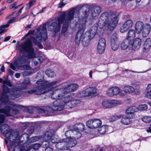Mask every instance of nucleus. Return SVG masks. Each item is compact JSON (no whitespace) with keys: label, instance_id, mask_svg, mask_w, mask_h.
<instances>
[{"label":"nucleus","instance_id":"a878e982","mask_svg":"<svg viewBox=\"0 0 151 151\" xmlns=\"http://www.w3.org/2000/svg\"><path fill=\"white\" fill-rule=\"evenodd\" d=\"M13 150L14 151H29L28 150H26L24 146L21 144L20 142L14 146Z\"/></svg>","mask_w":151,"mask_h":151},{"label":"nucleus","instance_id":"774afa93","mask_svg":"<svg viewBox=\"0 0 151 151\" xmlns=\"http://www.w3.org/2000/svg\"><path fill=\"white\" fill-rule=\"evenodd\" d=\"M37 59L39 60L40 63H42L44 60V58L42 56L38 57L37 58Z\"/></svg>","mask_w":151,"mask_h":151},{"label":"nucleus","instance_id":"4468645a","mask_svg":"<svg viewBox=\"0 0 151 151\" xmlns=\"http://www.w3.org/2000/svg\"><path fill=\"white\" fill-rule=\"evenodd\" d=\"M94 93V88L90 87L82 91L79 93L80 97H83L88 96H92Z\"/></svg>","mask_w":151,"mask_h":151},{"label":"nucleus","instance_id":"c9c22d12","mask_svg":"<svg viewBox=\"0 0 151 151\" xmlns=\"http://www.w3.org/2000/svg\"><path fill=\"white\" fill-rule=\"evenodd\" d=\"M45 74L48 77L52 78L55 75L54 71L50 69H47L45 71Z\"/></svg>","mask_w":151,"mask_h":151},{"label":"nucleus","instance_id":"69168bd1","mask_svg":"<svg viewBox=\"0 0 151 151\" xmlns=\"http://www.w3.org/2000/svg\"><path fill=\"white\" fill-rule=\"evenodd\" d=\"M34 32V30H30L28 32L25 36L23 37V39H25L26 38V37H27V36L29 35H32Z\"/></svg>","mask_w":151,"mask_h":151},{"label":"nucleus","instance_id":"dca6fc26","mask_svg":"<svg viewBox=\"0 0 151 151\" xmlns=\"http://www.w3.org/2000/svg\"><path fill=\"white\" fill-rule=\"evenodd\" d=\"M142 33V35L144 37H146L149 34L151 30L150 25L148 24H145L143 27Z\"/></svg>","mask_w":151,"mask_h":151},{"label":"nucleus","instance_id":"f8f14e48","mask_svg":"<svg viewBox=\"0 0 151 151\" xmlns=\"http://www.w3.org/2000/svg\"><path fill=\"white\" fill-rule=\"evenodd\" d=\"M106 46V41L104 38H101L99 41L97 46V50L100 54L103 53Z\"/></svg>","mask_w":151,"mask_h":151},{"label":"nucleus","instance_id":"5fc2aeb1","mask_svg":"<svg viewBox=\"0 0 151 151\" xmlns=\"http://www.w3.org/2000/svg\"><path fill=\"white\" fill-rule=\"evenodd\" d=\"M103 106L106 108H109V100L104 101L102 103Z\"/></svg>","mask_w":151,"mask_h":151},{"label":"nucleus","instance_id":"6e6552de","mask_svg":"<svg viewBox=\"0 0 151 151\" xmlns=\"http://www.w3.org/2000/svg\"><path fill=\"white\" fill-rule=\"evenodd\" d=\"M19 139L18 132L14 130L12 131L9 137V141L11 143V145L15 146L19 143Z\"/></svg>","mask_w":151,"mask_h":151},{"label":"nucleus","instance_id":"f3484780","mask_svg":"<svg viewBox=\"0 0 151 151\" xmlns=\"http://www.w3.org/2000/svg\"><path fill=\"white\" fill-rule=\"evenodd\" d=\"M132 41L131 46L133 49L136 48H138L141 46L142 43L141 40L139 38H136L134 41L132 40Z\"/></svg>","mask_w":151,"mask_h":151},{"label":"nucleus","instance_id":"603ef678","mask_svg":"<svg viewBox=\"0 0 151 151\" xmlns=\"http://www.w3.org/2000/svg\"><path fill=\"white\" fill-rule=\"evenodd\" d=\"M6 26V24L5 25H2L0 27V32H1L2 33H4L6 31L5 28L7 27Z\"/></svg>","mask_w":151,"mask_h":151},{"label":"nucleus","instance_id":"e433bc0d","mask_svg":"<svg viewBox=\"0 0 151 151\" xmlns=\"http://www.w3.org/2000/svg\"><path fill=\"white\" fill-rule=\"evenodd\" d=\"M111 46L112 50L115 51L119 47V45L117 42H111Z\"/></svg>","mask_w":151,"mask_h":151},{"label":"nucleus","instance_id":"b1692460","mask_svg":"<svg viewBox=\"0 0 151 151\" xmlns=\"http://www.w3.org/2000/svg\"><path fill=\"white\" fill-rule=\"evenodd\" d=\"M58 83L59 82L56 81L51 82L49 83L46 84V83L44 84L47 91L48 90H51L55 87L56 84Z\"/></svg>","mask_w":151,"mask_h":151},{"label":"nucleus","instance_id":"f704fd0d","mask_svg":"<svg viewBox=\"0 0 151 151\" xmlns=\"http://www.w3.org/2000/svg\"><path fill=\"white\" fill-rule=\"evenodd\" d=\"M137 110V108L134 106L130 107L128 108L127 109L126 112V113L134 114V113Z\"/></svg>","mask_w":151,"mask_h":151},{"label":"nucleus","instance_id":"bf43d9fd","mask_svg":"<svg viewBox=\"0 0 151 151\" xmlns=\"http://www.w3.org/2000/svg\"><path fill=\"white\" fill-rule=\"evenodd\" d=\"M3 83L4 84H6L9 87H11L12 86V84L11 82L9 80H4L3 81Z\"/></svg>","mask_w":151,"mask_h":151},{"label":"nucleus","instance_id":"8fccbe9b","mask_svg":"<svg viewBox=\"0 0 151 151\" xmlns=\"http://www.w3.org/2000/svg\"><path fill=\"white\" fill-rule=\"evenodd\" d=\"M64 23L62 30V32L63 33H65L66 32L69 24L68 23Z\"/></svg>","mask_w":151,"mask_h":151},{"label":"nucleus","instance_id":"1a4fd4ad","mask_svg":"<svg viewBox=\"0 0 151 151\" xmlns=\"http://www.w3.org/2000/svg\"><path fill=\"white\" fill-rule=\"evenodd\" d=\"M4 107L0 109V113L5 114V116L2 114H0V124L3 123L5 120V117L10 116V108L9 105H5Z\"/></svg>","mask_w":151,"mask_h":151},{"label":"nucleus","instance_id":"338daca9","mask_svg":"<svg viewBox=\"0 0 151 151\" xmlns=\"http://www.w3.org/2000/svg\"><path fill=\"white\" fill-rule=\"evenodd\" d=\"M30 72L27 71H25L22 73V75L24 76H27L30 75Z\"/></svg>","mask_w":151,"mask_h":151},{"label":"nucleus","instance_id":"2f4dec72","mask_svg":"<svg viewBox=\"0 0 151 151\" xmlns=\"http://www.w3.org/2000/svg\"><path fill=\"white\" fill-rule=\"evenodd\" d=\"M74 129L79 131H82L84 128V125L82 123L76 124L74 126Z\"/></svg>","mask_w":151,"mask_h":151},{"label":"nucleus","instance_id":"680f3d73","mask_svg":"<svg viewBox=\"0 0 151 151\" xmlns=\"http://www.w3.org/2000/svg\"><path fill=\"white\" fill-rule=\"evenodd\" d=\"M126 117L130 120L131 118H133L134 116V114L127 113Z\"/></svg>","mask_w":151,"mask_h":151},{"label":"nucleus","instance_id":"473e14b6","mask_svg":"<svg viewBox=\"0 0 151 151\" xmlns=\"http://www.w3.org/2000/svg\"><path fill=\"white\" fill-rule=\"evenodd\" d=\"M109 108H111L114 105L117 104L119 103V101L116 100L112 99L109 100Z\"/></svg>","mask_w":151,"mask_h":151},{"label":"nucleus","instance_id":"39448f33","mask_svg":"<svg viewBox=\"0 0 151 151\" xmlns=\"http://www.w3.org/2000/svg\"><path fill=\"white\" fill-rule=\"evenodd\" d=\"M92 31V29H91L90 31L86 32L85 35L87 36H85L84 35H83L84 29L82 28H80L77 32L75 37L76 43L79 44L81 41L83 46H87L89 44L90 40L94 37V34Z\"/></svg>","mask_w":151,"mask_h":151},{"label":"nucleus","instance_id":"3c124183","mask_svg":"<svg viewBox=\"0 0 151 151\" xmlns=\"http://www.w3.org/2000/svg\"><path fill=\"white\" fill-rule=\"evenodd\" d=\"M62 92L64 93V94L68 93L71 92L68 85L62 90Z\"/></svg>","mask_w":151,"mask_h":151},{"label":"nucleus","instance_id":"58836bf2","mask_svg":"<svg viewBox=\"0 0 151 151\" xmlns=\"http://www.w3.org/2000/svg\"><path fill=\"white\" fill-rule=\"evenodd\" d=\"M121 122L123 124L125 125H128L130 124L131 121L126 116L123 118L121 120Z\"/></svg>","mask_w":151,"mask_h":151},{"label":"nucleus","instance_id":"e2e57ef3","mask_svg":"<svg viewBox=\"0 0 151 151\" xmlns=\"http://www.w3.org/2000/svg\"><path fill=\"white\" fill-rule=\"evenodd\" d=\"M145 91L146 93L151 92V84H149L147 86Z\"/></svg>","mask_w":151,"mask_h":151},{"label":"nucleus","instance_id":"bb28decb","mask_svg":"<svg viewBox=\"0 0 151 151\" xmlns=\"http://www.w3.org/2000/svg\"><path fill=\"white\" fill-rule=\"evenodd\" d=\"M29 135L27 133H25L23 134L20 137H19V139L20 141H21V142L24 141L25 143H29Z\"/></svg>","mask_w":151,"mask_h":151},{"label":"nucleus","instance_id":"a18cd8bd","mask_svg":"<svg viewBox=\"0 0 151 151\" xmlns=\"http://www.w3.org/2000/svg\"><path fill=\"white\" fill-rule=\"evenodd\" d=\"M70 89L71 92L73 91L76 90L78 87V86L76 84H72L69 85Z\"/></svg>","mask_w":151,"mask_h":151},{"label":"nucleus","instance_id":"20e7f679","mask_svg":"<svg viewBox=\"0 0 151 151\" xmlns=\"http://www.w3.org/2000/svg\"><path fill=\"white\" fill-rule=\"evenodd\" d=\"M3 92L0 96V107L3 108L4 105H9V102L8 101V97L6 93L9 92L12 99H14L19 96V92L15 88H11L9 89L6 85L3 86Z\"/></svg>","mask_w":151,"mask_h":151},{"label":"nucleus","instance_id":"2eb2a0df","mask_svg":"<svg viewBox=\"0 0 151 151\" xmlns=\"http://www.w3.org/2000/svg\"><path fill=\"white\" fill-rule=\"evenodd\" d=\"M54 106L55 107L54 109L52 108L49 106H47L45 110H43L40 108H39L37 109L38 112L41 113H45L47 114V116H50L51 113L54 112L55 110L57 111L56 109L57 108V107L54 105ZM57 111H58L57 110Z\"/></svg>","mask_w":151,"mask_h":151},{"label":"nucleus","instance_id":"7ed1b4c3","mask_svg":"<svg viewBox=\"0 0 151 151\" xmlns=\"http://www.w3.org/2000/svg\"><path fill=\"white\" fill-rule=\"evenodd\" d=\"M118 20V17L115 16H111L110 18H109V14L105 12L101 15L98 24V25H101L100 26L101 27L105 26L107 29L112 30L115 27Z\"/></svg>","mask_w":151,"mask_h":151},{"label":"nucleus","instance_id":"864d4df0","mask_svg":"<svg viewBox=\"0 0 151 151\" xmlns=\"http://www.w3.org/2000/svg\"><path fill=\"white\" fill-rule=\"evenodd\" d=\"M35 109V107H32V106H29L27 108L28 112L30 114H32L34 112V111Z\"/></svg>","mask_w":151,"mask_h":151},{"label":"nucleus","instance_id":"6ab92c4d","mask_svg":"<svg viewBox=\"0 0 151 151\" xmlns=\"http://www.w3.org/2000/svg\"><path fill=\"white\" fill-rule=\"evenodd\" d=\"M144 25L143 22L141 21H139L136 22L135 25V29L137 33L139 34L141 33Z\"/></svg>","mask_w":151,"mask_h":151},{"label":"nucleus","instance_id":"9b49d317","mask_svg":"<svg viewBox=\"0 0 151 151\" xmlns=\"http://www.w3.org/2000/svg\"><path fill=\"white\" fill-rule=\"evenodd\" d=\"M68 139H63L60 140L55 145L56 147L58 149L62 151H70L68 146H67L66 141Z\"/></svg>","mask_w":151,"mask_h":151},{"label":"nucleus","instance_id":"0eeeda50","mask_svg":"<svg viewBox=\"0 0 151 151\" xmlns=\"http://www.w3.org/2000/svg\"><path fill=\"white\" fill-rule=\"evenodd\" d=\"M72 99V97L70 96H64L62 95L60 98V99H58L55 101L53 103V105L57 107L56 110L58 111L63 110L64 108V105L66 103L70 101Z\"/></svg>","mask_w":151,"mask_h":151},{"label":"nucleus","instance_id":"c756f323","mask_svg":"<svg viewBox=\"0 0 151 151\" xmlns=\"http://www.w3.org/2000/svg\"><path fill=\"white\" fill-rule=\"evenodd\" d=\"M54 131L53 130H50L47 131L44 136V138L47 140H50L51 138L54 135Z\"/></svg>","mask_w":151,"mask_h":151},{"label":"nucleus","instance_id":"f257e3e1","mask_svg":"<svg viewBox=\"0 0 151 151\" xmlns=\"http://www.w3.org/2000/svg\"><path fill=\"white\" fill-rule=\"evenodd\" d=\"M36 38L31 36L30 37L31 40L29 39L26 41L23 42L21 45L20 50L21 52H27V56L23 54L22 56H20L14 62V64L19 69L21 70H27L30 69V66L27 64L29 63L27 58L29 59L34 58L35 54L34 52V50L33 47L32 41L35 45L42 48L43 46L41 44L42 42V38L45 41L47 39V29L45 26H43L41 29L40 33L37 32L36 34Z\"/></svg>","mask_w":151,"mask_h":151},{"label":"nucleus","instance_id":"37998d69","mask_svg":"<svg viewBox=\"0 0 151 151\" xmlns=\"http://www.w3.org/2000/svg\"><path fill=\"white\" fill-rule=\"evenodd\" d=\"M40 139V137L38 136H34L31 137L29 139V143H32L35 142L39 140Z\"/></svg>","mask_w":151,"mask_h":151},{"label":"nucleus","instance_id":"9d476101","mask_svg":"<svg viewBox=\"0 0 151 151\" xmlns=\"http://www.w3.org/2000/svg\"><path fill=\"white\" fill-rule=\"evenodd\" d=\"M107 95L109 96H112L118 94L120 96H124L122 91H120L117 87H113L108 89L107 92Z\"/></svg>","mask_w":151,"mask_h":151},{"label":"nucleus","instance_id":"4c0bfd02","mask_svg":"<svg viewBox=\"0 0 151 151\" xmlns=\"http://www.w3.org/2000/svg\"><path fill=\"white\" fill-rule=\"evenodd\" d=\"M94 119L89 120L86 122L87 126L91 129H93L94 128Z\"/></svg>","mask_w":151,"mask_h":151},{"label":"nucleus","instance_id":"49530a36","mask_svg":"<svg viewBox=\"0 0 151 151\" xmlns=\"http://www.w3.org/2000/svg\"><path fill=\"white\" fill-rule=\"evenodd\" d=\"M147 109V105L146 104L140 105L138 106L137 109L139 110H145Z\"/></svg>","mask_w":151,"mask_h":151},{"label":"nucleus","instance_id":"ea45409f","mask_svg":"<svg viewBox=\"0 0 151 151\" xmlns=\"http://www.w3.org/2000/svg\"><path fill=\"white\" fill-rule=\"evenodd\" d=\"M73 131V130H70L65 132V135L66 137V138H72Z\"/></svg>","mask_w":151,"mask_h":151},{"label":"nucleus","instance_id":"79ce46f5","mask_svg":"<svg viewBox=\"0 0 151 151\" xmlns=\"http://www.w3.org/2000/svg\"><path fill=\"white\" fill-rule=\"evenodd\" d=\"M101 11V7L98 5H95V14L96 16H98Z\"/></svg>","mask_w":151,"mask_h":151},{"label":"nucleus","instance_id":"de8ad7c7","mask_svg":"<svg viewBox=\"0 0 151 151\" xmlns=\"http://www.w3.org/2000/svg\"><path fill=\"white\" fill-rule=\"evenodd\" d=\"M50 140L52 143H56L57 144L59 142V140L57 138V137L55 135L52 136Z\"/></svg>","mask_w":151,"mask_h":151},{"label":"nucleus","instance_id":"0e129e2a","mask_svg":"<svg viewBox=\"0 0 151 151\" xmlns=\"http://www.w3.org/2000/svg\"><path fill=\"white\" fill-rule=\"evenodd\" d=\"M36 2V0H34L32 1H30L29 3H27V4L30 7H31L32 6H33L35 3Z\"/></svg>","mask_w":151,"mask_h":151},{"label":"nucleus","instance_id":"5701e85b","mask_svg":"<svg viewBox=\"0 0 151 151\" xmlns=\"http://www.w3.org/2000/svg\"><path fill=\"white\" fill-rule=\"evenodd\" d=\"M0 130L1 133L7 134L10 130L9 126L7 124H3L0 126Z\"/></svg>","mask_w":151,"mask_h":151},{"label":"nucleus","instance_id":"4be33fe9","mask_svg":"<svg viewBox=\"0 0 151 151\" xmlns=\"http://www.w3.org/2000/svg\"><path fill=\"white\" fill-rule=\"evenodd\" d=\"M68 139V140H66V141L67 145H68L67 146L70 147H73L76 144L77 141L76 139L73 138H66L65 139Z\"/></svg>","mask_w":151,"mask_h":151},{"label":"nucleus","instance_id":"a19ab883","mask_svg":"<svg viewBox=\"0 0 151 151\" xmlns=\"http://www.w3.org/2000/svg\"><path fill=\"white\" fill-rule=\"evenodd\" d=\"M142 121L146 123H149L151 122V116H145L142 119Z\"/></svg>","mask_w":151,"mask_h":151},{"label":"nucleus","instance_id":"423d86ee","mask_svg":"<svg viewBox=\"0 0 151 151\" xmlns=\"http://www.w3.org/2000/svg\"><path fill=\"white\" fill-rule=\"evenodd\" d=\"M47 82V81L39 80L36 82L37 84L41 85L33 88L32 89L29 90L27 91V93L32 94L34 93L36 95H41L47 92V90L44 84Z\"/></svg>","mask_w":151,"mask_h":151},{"label":"nucleus","instance_id":"aec40b11","mask_svg":"<svg viewBox=\"0 0 151 151\" xmlns=\"http://www.w3.org/2000/svg\"><path fill=\"white\" fill-rule=\"evenodd\" d=\"M60 90H56L54 91L51 95V98L53 99H56L57 101L58 99H60V98L62 94H61Z\"/></svg>","mask_w":151,"mask_h":151},{"label":"nucleus","instance_id":"ddd939ff","mask_svg":"<svg viewBox=\"0 0 151 151\" xmlns=\"http://www.w3.org/2000/svg\"><path fill=\"white\" fill-rule=\"evenodd\" d=\"M133 25V22L132 20H127L121 27L120 31L122 33L124 32L131 28Z\"/></svg>","mask_w":151,"mask_h":151},{"label":"nucleus","instance_id":"09e8293b","mask_svg":"<svg viewBox=\"0 0 151 151\" xmlns=\"http://www.w3.org/2000/svg\"><path fill=\"white\" fill-rule=\"evenodd\" d=\"M117 38L116 33H114L111 36V42H117Z\"/></svg>","mask_w":151,"mask_h":151},{"label":"nucleus","instance_id":"6e6d98bb","mask_svg":"<svg viewBox=\"0 0 151 151\" xmlns=\"http://www.w3.org/2000/svg\"><path fill=\"white\" fill-rule=\"evenodd\" d=\"M120 118V117L117 115H113L110 117V120L111 121H114L116 119Z\"/></svg>","mask_w":151,"mask_h":151},{"label":"nucleus","instance_id":"4d7b16f0","mask_svg":"<svg viewBox=\"0 0 151 151\" xmlns=\"http://www.w3.org/2000/svg\"><path fill=\"white\" fill-rule=\"evenodd\" d=\"M81 8L83 10V12L84 13V15L86 14L87 11L89 9L88 7L86 6H82Z\"/></svg>","mask_w":151,"mask_h":151},{"label":"nucleus","instance_id":"a211bd4d","mask_svg":"<svg viewBox=\"0 0 151 151\" xmlns=\"http://www.w3.org/2000/svg\"><path fill=\"white\" fill-rule=\"evenodd\" d=\"M123 93L124 94V96L126 93H130L132 94L135 91L134 88L132 86L129 85H126L123 88Z\"/></svg>","mask_w":151,"mask_h":151},{"label":"nucleus","instance_id":"13d9d810","mask_svg":"<svg viewBox=\"0 0 151 151\" xmlns=\"http://www.w3.org/2000/svg\"><path fill=\"white\" fill-rule=\"evenodd\" d=\"M16 19H17L16 17H13L8 22H7L6 23V27H9V24L10 23L15 21Z\"/></svg>","mask_w":151,"mask_h":151},{"label":"nucleus","instance_id":"c85d7f7f","mask_svg":"<svg viewBox=\"0 0 151 151\" xmlns=\"http://www.w3.org/2000/svg\"><path fill=\"white\" fill-rule=\"evenodd\" d=\"M135 32L133 29H131L129 30L128 34V37L126 38L129 39L130 40L132 41L135 37Z\"/></svg>","mask_w":151,"mask_h":151},{"label":"nucleus","instance_id":"052dcab7","mask_svg":"<svg viewBox=\"0 0 151 151\" xmlns=\"http://www.w3.org/2000/svg\"><path fill=\"white\" fill-rule=\"evenodd\" d=\"M49 142L46 141H44L42 143V145L43 147L47 148L49 146Z\"/></svg>","mask_w":151,"mask_h":151},{"label":"nucleus","instance_id":"cd10ccee","mask_svg":"<svg viewBox=\"0 0 151 151\" xmlns=\"http://www.w3.org/2000/svg\"><path fill=\"white\" fill-rule=\"evenodd\" d=\"M151 47V39L148 38L145 41L144 45V49L145 51H147Z\"/></svg>","mask_w":151,"mask_h":151},{"label":"nucleus","instance_id":"393cba45","mask_svg":"<svg viewBox=\"0 0 151 151\" xmlns=\"http://www.w3.org/2000/svg\"><path fill=\"white\" fill-rule=\"evenodd\" d=\"M108 127L106 125H102L97 128L95 131L100 134H103L105 133L107 130Z\"/></svg>","mask_w":151,"mask_h":151},{"label":"nucleus","instance_id":"72a5a7b5","mask_svg":"<svg viewBox=\"0 0 151 151\" xmlns=\"http://www.w3.org/2000/svg\"><path fill=\"white\" fill-rule=\"evenodd\" d=\"M81 136V134L80 132L78 131L73 130L72 138L76 139L80 138Z\"/></svg>","mask_w":151,"mask_h":151},{"label":"nucleus","instance_id":"f03ea898","mask_svg":"<svg viewBox=\"0 0 151 151\" xmlns=\"http://www.w3.org/2000/svg\"><path fill=\"white\" fill-rule=\"evenodd\" d=\"M76 9L73 8L70 9L66 13L62 14L57 19V22H52L49 26V28L51 31H53L55 33L58 32L60 29V25L63 22L69 23L74 18V14Z\"/></svg>","mask_w":151,"mask_h":151},{"label":"nucleus","instance_id":"c03bdc74","mask_svg":"<svg viewBox=\"0 0 151 151\" xmlns=\"http://www.w3.org/2000/svg\"><path fill=\"white\" fill-rule=\"evenodd\" d=\"M102 124V122L99 119H95V129H97L101 126Z\"/></svg>","mask_w":151,"mask_h":151},{"label":"nucleus","instance_id":"7c9ffc66","mask_svg":"<svg viewBox=\"0 0 151 151\" xmlns=\"http://www.w3.org/2000/svg\"><path fill=\"white\" fill-rule=\"evenodd\" d=\"M70 102V105H69L70 108H72L76 106L81 102L78 99H74L73 100H72V99Z\"/></svg>","mask_w":151,"mask_h":151},{"label":"nucleus","instance_id":"412c9836","mask_svg":"<svg viewBox=\"0 0 151 151\" xmlns=\"http://www.w3.org/2000/svg\"><path fill=\"white\" fill-rule=\"evenodd\" d=\"M131 42L132 41L129 40V39H124L121 44V47L122 50L127 49L129 46L131 45Z\"/></svg>","mask_w":151,"mask_h":151}]
</instances>
